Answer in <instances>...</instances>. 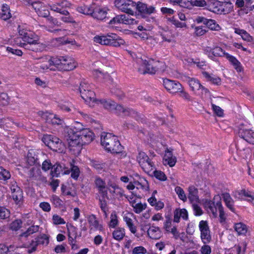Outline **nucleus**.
<instances>
[{
  "label": "nucleus",
  "instance_id": "nucleus-27",
  "mask_svg": "<svg viewBox=\"0 0 254 254\" xmlns=\"http://www.w3.org/2000/svg\"><path fill=\"white\" fill-rule=\"evenodd\" d=\"M64 167L62 165L59 164H56L52 167V170H51V173L53 177H58V176L62 174H69V171L64 170Z\"/></svg>",
  "mask_w": 254,
  "mask_h": 254
},
{
  "label": "nucleus",
  "instance_id": "nucleus-41",
  "mask_svg": "<svg viewBox=\"0 0 254 254\" xmlns=\"http://www.w3.org/2000/svg\"><path fill=\"white\" fill-rule=\"evenodd\" d=\"M161 36L163 41L171 43L175 41V37L170 30L162 31L161 33Z\"/></svg>",
  "mask_w": 254,
  "mask_h": 254
},
{
  "label": "nucleus",
  "instance_id": "nucleus-28",
  "mask_svg": "<svg viewBox=\"0 0 254 254\" xmlns=\"http://www.w3.org/2000/svg\"><path fill=\"white\" fill-rule=\"evenodd\" d=\"M107 11L105 8L94 6L92 16L97 19L103 20L106 17Z\"/></svg>",
  "mask_w": 254,
  "mask_h": 254
},
{
  "label": "nucleus",
  "instance_id": "nucleus-62",
  "mask_svg": "<svg viewBox=\"0 0 254 254\" xmlns=\"http://www.w3.org/2000/svg\"><path fill=\"white\" fill-rule=\"evenodd\" d=\"M207 30L205 27L196 26L194 28V34L197 36H201L204 35Z\"/></svg>",
  "mask_w": 254,
  "mask_h": 254
},
{
  "label": "nucleus",
  "instance_id": "nucleus-39",
  "mask_svg": "<svg viewBox=\"0 0 254 254\" xmlns=\"http://www.w3.org/2000/svg\"><path fill=\"white\" fill-rule=\"evenodd\" d=\"M188 83L191 90L193 92L199 91L202 85L199 81L195 78H189Z\"/></svg>",
  "mask_w": 254,
  "mask_h": 254
},
{
  "label": "nucleus",
  "instance_id": "nucleus-23",
  "mask_svg": "<svg viewBox=\"0 0 254 254\" xmlns=\"http://www.w3.org/2000/svg\"><path fill=\"white\" fill-rule=\"evenodd\" d=\"M222 2L217 0H211L208 5L207 9L210 11L217 14H221Z\"/></svg>",
  "mask_w": 254,
  "mask_h": 254
},
{
  "label": "nucleus",
  "instance_id": "nucleus-36",
  "mask_svg": "<svg viewBox=\"0 0 254 254\" xmlns=\"http://www.w3.org/2000/svg\"><path fill=\"white\" fill-rule=\"evenodd\" d=\"M228 53L225 52V51L220 47L216 46L213 48L212 51V56L213 59L211 60L215 61L216 57H226V55Z\"/></svg>",
  "mask_w": 254,
  "mask_h": 254
},
{
  "label": "nucleus",
  "instance_id": "nucleus-45",
  "mask_svg": "<svg viewBox=\"0 0 254 254\" xmlns=\"http://www.w3.org/2000/svg\"><path fill=\"white\" fill-rule=\"evenodd\" d=\"M50 8L52 10L59 12L62 14H67L68 13L67 10L63 8L61 5L60 2L51 5Z\"/></svg>",
  "mask_w": 254,
  "mask_h": 254
},
{
  "label": "nucleus",
  "instance_id": "nucleus-40",
  "mask_svg": "<svg viewBox=\"0 0 254 254\" xmlns=\"http://www.w3.org/2000/svg\"><path fill=\"white\" fill-rule=\"evenodd\" d=\"M110 218V220L108 223V226L110 228H115L119 225L118 216L115 211L112 212Z\"/></svg>",
  "mask_w": 254,
  "mask_h": 254
},
{
  "label": "nucleus",
  "instance_id": "nucleus-10",
  "mask_svg": "<svg viewBox=\"0 0 254 254\" xmlns=\"http://www.w3.org/2000/svg\"><path fill=\"white\" fill-rule=\"evenodd\" d=\"M94 186L98 194L100 195L99 199H109L108 194V183L99 177H96L94 180Z\"/></svg>",
  "mask_w": 254,
  "mask_h": 254
},
{
  "label": "nucleus",
  "instance_id": "nucleus-22",
  "mask_svg": "<svg viewBox=\"0 0 254 254\" xmlns=\"http://www.w3.org/2000/svg\"><path fill=\"white\" fill-rule=\"evenodd\" d=\"M135 9H137L139 12L145 14H151L154 12L155 8L152 6L147 7V5L141 2H138L137 3H135Z\"/></svg>",
  "mask_w": 254,
  "mask_h": 254
},
{
  "label": "nucleus",
  "instance_id": "nucleus-43",
  "mask_svg": "<svg viewBox=\"0 0 254 254\" xmlns=\"http://www.w3.org/2000/svg\"><path fill=\"white\" fill-rule=\"evenodd\" d=\"M235 231L238 235H245L248 231L247 226L243 223L240 222L236 223L234 227Z\"/></svg>",
  "mask_w": 254,
  "mask_h": 254
},
{
  "label": "nucleus",
  "instance_id": "nucleus-42",
  "mask_svg": "<svg viewBox=\"0 0 254 254\" xmlns=\"http://www.w3.org/2000/svg\"><path fill=\"white\" fill-rule=\"evenodd\" d=\"M39 226L38 225H32V226H30L25 232L21 233L20 235V237H27L30 235L37 232L39 231Z\"/></svg>",
  "mask_w": 254,
  "mask_h": 254
},
{
  "label": "nucleus",
  "instance_id": "nucleus-5",
  "mask_svg": "<svg viewBox=\"0 0 254 254\" xmlns=\"http://www.w3.org/2000/svg\"><path fill=\"white\" fill-rule=\"evenodd\" d=\"M79 90L81 97L87 104L90 107H94L96 105L97 100L95 98V94L90 89V87L87 83H81Z\"/></svg>",
  "mask_w": 254,
  "mask_h": 254
},
{
  "label": "nucleus",
  "instance_id": "nucleus-48",
  "mask_svg": "<svg viewBox=\"0 0 254 254\" xmlns=\"http://www.w3.org/2000/svg\"><path fill=\"white\" fill-rule=\"evenodd\" d=\"M205 25L211 30L219 31L221 29L219 25L217 24L214 20L211 19H207Z\"/></svg>",
  "mask_w": 254,
  "mask_h": 254
},
{
  "label": "nucleus",
  "instance_id": "nucleus-11",
  "mask_svg": "<svg viewBox=\"0 0 254 254\" xmlns=\"http://www.w3.org/2000/svg\"><path fill=\"white\" fill-rule=\"evenodd\" d=\"M137 160L145 172L149 173L154 169V163L151 161L148 156L144 152L138 153Z\"/></svg>",
  "mask_w": 254,
  "mask_h": 254
},
{
  "label": "nucleus",
  "instance_id": "nucleus-30",
  "mask_svg": "<svg viewBox=\"0 0 254 254\" xmlns=\"http://www.w3.org/2000/svg\"><path fill=\"white\" fill-rule=\"evenodd\" d=\"M125 236L126 231L124 228L118 227L112 232L113 238L117 241L123 240Z\"/></svg>",
  "mask_w": 254,
  "mask_h": 254
},
{
  "label": "nucleus",
  "instance_id": "nucleus-16",
  "mask_svg": "<svg viewBox=\"0 0 254 254\" xmlns=\"http://www.w3.org/2000/svg\"><path fill=\"white\" fill-rule=\"evenodd\" d=\"M11 196L16 204L20 205L23 200V191L14 181L11 182Z\"/></svg>",
  "mask_w": 254,
  "mask_h": 254
},
{
  "label": "nucleus",
  "instance_id": "nucleus-1",
  "mask_svg": "<svg viewBox=\"0 0 254 254\" xmlns=\"http://www.w3.org/2000/svg\"><path fill=\"white\" fill-rule=\"evenodd\" d=\"M67 133L69 150L75 155L79 154L83 144L91 142L94 138V133L88 128L79 130L69 128Z\"/></svg>",
  "mask_w": 254,
  "mask_h": 254
},
{
  "label": "nucleus",
  "instance_id": "nucleus-3",
  "mask_svg": "<svg viewBox=\"0 0 254 254\" xmlns=\"http://www.w3.org/2000/svg\"><path fill=\"white\" fill-rule=\"evenodd\" d=\"M94 42L103 45L120 47L123 45L125 42L117 34L113 33L106 35L96 36L93 39Z\"/></svg>",
  "mask_w": 254,
  "mask_h": 254
},
{
  "label": "nucleus",
  "instance_id": "nucleus-60",
  "mask_svg": "<svg viewBox=\"0 0 254 254\" xmlns=\"http://www.w3.org/2000/svg\"><path fill=\"white\" fill-rule=\"evenodd\" d=\"M175 190L180 199L184 202L187 200V198L185 191L180 187H176L175 188Z\"/></svg>",
  "mask_w": 254,
  "mask_h": 254
},
{
  "label": "nucleus",
  "instance_id": "nucleus-54",
  "mask_svg": "<svg viewBox=\"0 0 254 254\" xmlns=\"http://www.w3.org/2000/svg\"><path fill=\"white\" fill-rule=\"evenodd\" d=\"M124 220L126 222L130 232L133 234H135L136 232V229L132 223V220L127 216H125L124 217Z\"/></svg>",
  "mask_w": 254,
  "mask_h": 254
},
{
  "label": "nucleus",
  "instance_id": "nucleus-47",
  "mask_svg": "<svg viewBox=\"0 0 254 254\" xmlns=\"http://www.w3.org/2000/svg\"><path fill=\"white\" fill-rule=\"evenodd\" d=\"M14 125V123L9 118L0 120V127L5 129L11 128Z\"/></svg>",
  "mask_w": 254,
  "mask_h": 254
},
{
  "label": "nucleus",
  "instance_id": "nucleus-4",
  "mask_svg": "<svg viewBox=\"0 0 254 254\" xmlns=\"http://www.w3.org/2000/svg\"><path fill=\"white\" fill-rule=\"evenodd\" d=\"M137 62L139 64L138 71L142 74L146 73L155 74L159 68L158 67L159 63L153 60L140 59L138 60Z\"/></svg>",
  "mask_w": 254,
  "mask_h": 254
},
{
  "label": "nucleus",
  "instance_id": "nucleus-34",
  "mask_svg": "<svg viewBox=\"0 0 254 254\" xmlns=\"http://www.w3.org/2000/svg\"><path fill=\"white\" fill-rule=\"evenodd\" d=\"M214 199L216 200V206H217L219 212V217L221 219V221H224L225 220V216L221 201V197L219 195H215L214 197Z\"/></svg>",
  "mask_w": 254,
  "mask_h": 254
},
{
  "label": "nucleus",
  "instance_id": "nucleus-29",
  "mask_svg": "<svg viewBox=\"0 0 254 254\" xmlns=\"http://www.w3.org/2000/svg\"><path fill=\"white\" fill-rule=\"evenodd\" d=\"M147 234L148 236L152 239H159L162 236V233L159 228L158 227H150L148 231Z\"/></svg>",
  "mask_w": 254,
  "mask_h": 254
},
{
  "label": "nucleus",
  "instance_id": "nucleus-9",
  "mask_svg": "<svg viewBox=\"0 0 254 254\" xmlns=\"http://www.w3.org/2000/svg\"><path fill=\"white\" fill-rule=\"evenodd\" d=\"M238 134L246 141L254 143V131L248 124H240L238 127Z\"/></svg>",
  "mask_w": 254,
  "mask_h": 254
},
{
  "label": "nucleus",
  "instance_id": "nucleus-13",
  "mask_svg": "<svg viewBox=\"0 0 254 254\" xmlns=\"http://www.w3.org/2000/svg\"><path fill=\"white\" fill-rule=\"evenodd\" d=\"M199 229L200 231V238L203 244H208L211 241L210 231L206 221L201 220L199 223Z\"/></svg>",
  "mask_w": 254,
  "mask_h": 254
},
{
  "label": "nucleus",
  "instance_id": "nucleus-2",
  "mask_svg": "<svg viewBox=\"0 0 254 254\" xmlns=\"http://www.w3.org/2000/svg\"><path fill=\"white\" fill-rule=\"evenodd\" d=\"M101 143L107 151L112 153H120L123 150L118 137L110 133H102Z\"/></svg>",
  "mask_w": 254,
  "mask_h": 254
},
{
  "label": "nucleus",
  "instance_id": "nucleus-14",
  "mask_svg": "<svg viewBox=\"0 0 254 254\" xmlns=\"http://www.w3.org/2000/svg\"><path fill=\"white\" fill-rule=\"evenodd\" d=\"M20 28V27H19ZM19 37L16 38H19L20 40L22 39L26 44L32 43L38 41V36L33 32L25 29L19 28L18 30Z\"/></svg>",
  "mask_w": 254,
  "mask_h": 254
},
{
  "label": "nucleus",
  "instance_id": "nucleus-21",
  "mask_svg": "<svg viewBox=\"0 0 254 254\" xmlns=\"http://www.w3.org/2000/svg\"><path fill=\"white\" fill-rule=\"evenodd\" d=\"M204 207L206 209L209 213H211L214 217L217 216V209L216 200L213 199V201L206 199L203 203Z\"/></svg>",
  "mask_w": 254,
  "mask_h": 254
},
{
  "label": "nucleus",
  "instance_id": "nucleus-15",
  "mask_svg": "<svg viewBox=\"0 0 254 254\" xmlns=\"http://www.w3.org/2000/svg\"><path fill=\"white\" fill-rule=\"evenodd\" d=\"M14 41L15 43L19 46L23 47L25 49L36 52L42 51L45 48V46L38 41L26 44L22 43L19 38H15Z\"/></svg>",
  "mask_w": 254,
  "mask_h": 254
},
{
  "label": "nucleus",
  "instance_id": "nucleus-51",
  "mask_svg": "<svg viewBox=\"0 0 254 254\" xmlns=\"http://www.w3.org/2000/svg\"><path fill=\"white\" fill-rule=\"evenodd\" d=\"M221 9H222V13H229L232 11L233 9V5L231 2H222Z\"/></svg>",
  "mask_w": 254,
  "mask_h": 254
},
{
  "label": "nucleus",
  "instance_id": "nucleus-31",
  "mask_svg": "<svg viewBox=\"0 0 254 254\" xmlns=\"http://www.w3.org/2000/svg\"><path fill=\"white\" fill-rule=\"evenodd\" d=\"M188 198L191 202H197L199 200L198 196V190L194 186L189 188Z\"/></svg>",
  "mask_w": 254,
  "mask_h": 254
},
{
  "label": "nucleus",
  "instance_id": "nucleus-33",
  "mask_svg": "<svg viewBox=\"0 0 254 254\" xmlns=\"http://www.w3.org/2000/svg\"><path fill=\"white\" fill-rule=\"evenodd\" d=\"M95 4H91L90 5H82L80 6H78L76 8V10L78 12L87 15H92L93 12H94V7Z\"/></svg>",
  "mask_w": 254,
  "mask_h": 254
},
{
  "label": "nucleus",
  "instance_id": "nucleus-8",
  "mask_svg": "<svg viewBox=\"0 0 254 254\" xmlns=\"http://www.w3.org/2000/svg\"><path fill=\"white\" fill-rule=\"evenodd\" d=\"M114 4L120 11L133 15L135 2L132 0H115Z\"/></svg>",
  "mask_w": 254,
  "mask_h": 254
},
{
  "label": "nucleus",
  "instance_id": "nucleus-55",
  "mask_svg": "<svg viewBox=\"0 0 254 254\" xmlns=\"http://www.w3.org/2000/svg\"><path fill=\"white\" fill-rule=\"evenodd\" d=\"M178 93H179V96L188 102H190L192 100L190 95L184 90L182 85L181 86V89H179Z\"/></svg>",
  "mask_w": 254,
  "mask_h": 254
},
{
  "label": "nucleus",
  "instance_id": "nucleus-19",
  "mask_svg": "<svg viewBox=\"0 0 254 254\" xmlns=\"http://www.w3.org/2000/svg\"><path fill=\"white\" fill-rule=\"evenodd\" d=\"M88 222L91 231L98 230L101 231L103 230L102 225L99 223L95 215L92 214L90 215L88 218Z\"/></svg>",
  "mask_w": 254,
  "mask_h": 254
},
{
  "label": "nucleus",
  "instance_id": "nucleus-35",
  "mask_svg": "<svg viewBox=\"0 0 254 254\" xmlns=\"http://www.w3.org/2000/svg\"><path fill=\"white\" fill-rule=\"evenodd\" d=\"M67 227L68 240L70 244H72L73 242H74V240L77 236V229L72 225H67Z\"/></svg>",
  "mask_w": 254,
  "mask_h": 254
},
{
  "label": "nucleus",
  "instance_id": "nucleus-64",
  "mask_svg": "<svg viewBox=\"0 0 254 254\" xmlns=\"http://www.w3.org/2000/svg\"><path fill=\"white\" fill-rule=\"evenodd\" d=\"M40 245H47L49 244V237L45 234L41 235L37 238Z\"/></svg>",
  "mask_w": 254,
  "mask_h": 254
},
{
  "label": "nucleus",
  "instance_id": "nucleus-52",
  "mask_svg": "<svg viewBox=\"0 0 254 254\" xmlns=\"http://www.w3.org/2000/svg\"><path fill=\"white\" fill-rule=\"evenodd\" d=\"M132 207L136 213H140L146 208V203H136L132 202Z\"/></svg>",
  "mask_w": 254,
  "mask_h": 254
},
{
  "label": "nucleus",
  "instance_id": "nucleus-53",
  "mask_svg": "<svg viewBox=\"0 0 254 254\" xmlns=\"http://www.w3.org/2000/svg\"><path fill=\"white\" fill-rule=\"evenodd\" d=\"M99 205L101 210L103 212L104 216L106 218L108 217V212L109 209L107 205V202L106 199H99Z\"/></svg>",
  "mask_w": 254,
  "mask_h": 254
},
{
  "label": "nucleus",
  "instance_id": "nucleus-63",
  "mask_svg": "<svg viewBox=\"0 0 254 254\" xmlns=\"http://www.w3.org/2000/svg\"><path fill=\"white\" fill-rule=\"evenodd\" d=\"M10 215L9 210L4 207L0 206V218L6 219Z\"/></svg>",
  "mask_w": 254,
  "mask_h": 254
},
{
  "label": "nucleus",
  "instance_id": "nucleus-26",
  "mask_svg": "<svg viewBox=\"0 0 254 254\" xmlns=\"http://www.w3.org/2000/svg\"><path fill=\"white\" fill-rule=\"evenodd\" d=\"M114 110L117 114L124 116L132 115L135 114V112L133 110L128 108H124L121 105H117L116 103L115 108Z\"/></svg>",
  "mask_w": 254,
  "mask_h": 254
},
{
  "label": "nucleus",
  "instance_id": "nucleus-61",
  "mask_svg": "<svg viewBox=\"0 0 254 254\" xmlns=\"http://www.w3.org/2000/svg\"><path fill=\"white\" fill-rule=\"evenodd\" d=\"M22 221L20 219H16L10 224V229L12 231H17L21 227Z\"/></svg>",
  "mask_w": 254,
  "mask_h": 254
},
{
  "label": "nucleus",
  "instance_id": "nucleus-20",
  "mask_svg": "<svg viewBox=\"0 0 254 254\" xmlns=\"http://www.w3.org/2000/svg\"><path fill=\"white\" fill-rule=\"evenodd\" d=\"M177 162L176 157L173 155L171 151L167 149L163 158V163L164 165H168L170 167L174 166Z\"/></svg>",
  "mask_w": 254,
  "mask_h": 254
},
{
  "label": "nucleus",
  "instance_id": "nucleus-18",
  "mask_svg": "<svg viewBox=\"0 0 254 254\" xmlns=\"http://www.w3.org/2000/svg\"><path fill=\"white\" fill-rule=\"evenodd\" d=\"M163 85L170 93L176 94L178 92L179 89H181L182 84L177 81L164 79H163Z\"/></svg>",
  "mask_w": 254,
  "mask_h": 254
},
{
  "label": "nucleus",
  "instance_id": "nucleus-50",
  "mask_svg": "<svg viewBox=\"0 0 254 254\" xmlns=\"http://www.w3.org/2000/svg\"><path fill=\"white\" fill-rule=\"evenodd\" d=\"M168 20L170 21L172 24L175 26L177 28H187L188 26L186 22H180L177 19H175L174 17L168 18Z\"/></svg>",
  "mask_w": 254,
  "mask_h": 254
},
{
  "label": "nucleus",
  "instance_id": "nucleus-24",
  "mask_svg": "<svg viewBox=\"0 0 254 254\" xmlns=\"http://www.w3.org/2000/svg\"><path fill=\"white\" fill-rule=\"evenodd\" d=\"M43 118L46 120V122L53 125H61L63 123V120L51 114L45 113Z\"/></svg>",
  "mask_w": 254,
  "mask_h": 254
},
{
  "label": "nucleus",
  "instance_id": "nucleus-46",
  "mask_svg": "<svg viewBox=\"0 0 254 254\" xmlns=\"http://www.w3.org/2000/svg\"><path fill=\"white\" fill-rule=\"evenodd\" d=\"M238 193L239 195L250 198L248 201H251L254 205V193L253 192L243 189L239 190Z\"/></svg>",
  "mask_w": 254,
  "mask_h": 254
},
{
  "label": "nucleus",
  "instance_id": "nucleus-6",
  "mask_svg": "<svg viewBox=\"0 0 254 254\" xmlns=\"http://www.w3.org/2000/svg\"><path fill=\"white\" fill-rule=\"evenodd\" d=\"M42 141L46 145L56 152L63 151L64 145L59 138L52 135H44Z\"/></svg>",
  "mask_w": 254,
  "mask_h": 254
},
{
  "label": "nucleus",
  "instance_id": "nucleus-7",
  "mask_svg": "<svg viewBox=\"0 0 254 254\" xmlns=\"http://www.w3.org/2000/svg\"><path fill=\"white\" fill-rule=\"evenodd\" d=\"M56 69L60 70H71L76 66L74 60L71 58L61 57L57 59L54 62Z\"/></svg>",
  "mask_w": 254,
  "mask_h": 254
},
{
  "label": "nucleus",
  "instance_id": "nucleus-56",
  "mask_svg": "<svg viewBox=\"0 0 254 254\" xmlns=\"http://www.w3.org/2000/svg\"><path fill=\"white\" fill-rule=\"evenodd\" d=\"M29 175L30 177L38 180L41 177V172L38 168L34 167L29 171Z\"/></svg>",
  "mask_w": 254,
  "mask_h": 254
},
{
  "label": "nucleus",
  "instance_id": "nucleus-17",
  "mask_svg": "<svg viewBox=\"0 0 254 254\" xmlns=\"http://www.w3.org/2000/svg\"><path fill=\"white\" fill-rule=\"evenodd\" d=\"M57 58H51L49 56H45L40 58L39 67L43 70L50 69L51 70H55L56 68L55 67L54 61Z\"/></svg>",
  "mask_w": 254,
  "mask_h": 254
},
{
  "label": "nucleus",
  "instance_id": "nucleus-38",
  "mask_svg": "<svg viewBox=\"0 0 254 254\" xmlns=\"http://www.w3.org/2000/svg\"><path fill=\"white\" fill-rule=\"evenodd\" d=\"M0 16L4 20H6L11 17L9 7L8 5L6 4L2 5L1 12H0Z\"/></svg>",
  "mask_w": 254,
  "mask_h": 254
},
{
  "label": "nucleus",
  "instance_id": "nucleus-44",
  "mask_svg": "<svg viewBox=\"0 0 254 254\" xmlns=\"http://www.w3.org/2000/svg\"><path fill=\"white\" fill-rule=\"evenodd\" d=\"M38 161L37 155L34 150H30L27 154V163L30 166L35 165Z\"/></svg>",
  "mask_w": 254,
  "mask_h": 254
},
{
  "label": "nucleus",
  "instance_id": "nucleus-12",
  "mask_svg": "<svg viewBox=\"0 0 254 254\" xmlns=\"http://www.w3.org/2000/svg\"><path fill=\"white\" fill-rule=\"evenodd\" d=\"M111 198L113 200H121L123 196H126L124 190L115 183L108 182V190Z\"/></svg>",
  "mask_w": 254,
  "mask_h": 254
},
{
  "label": "nucleus",
  "instance_id": "nucleus-32",
  "mask_svg": "<svg viewBox=\"0 0 254 254\" xmlns=\"http://www.w3.org/2000/svg\"><path fill=\"white\" fill-rule=\"evenodd\" d=\"M222 196L226 206L232 212H235V210L234 207V201L230 194L228 193H224L222 194Z\"/></svg>",
  "mask_w": 254,
  "mask_h": 254
},
{
  "label": "nucleus",
  "instance_id": "nucleus-37",
  "mask_svg": "<svg viewBox=\"0 0 254 254\" xmlns=\"http://www.w3.org/2000/svg\"><path fill=\"white\" fill-rule=\"evenodd\" d=\"M202 74L207 81H210L212 83L216 85H219L221 84V79L216 75L212 74H209L206 71L203 72Z\"/></svg>",
  "mask_w": 254,
  "mask_h": 254
},
{
  "label": "nucleus",
  "instance_id": "nucleus-57",
  "mask_svg": "<svg viewBox=\"0 0 254 254\" xmlns=\"http://www.w3.org/2000/svg\"><path fill=\"white\" fill-rule=\"evenodd\" d=\"M11 175L9 172L6 169L0 167V180L6 181L10 178Z\"/></svg>",
  "mask_w": 254,
  "mask_h": 254
},
{
  "label": "nucleus",
  "instance_id": "nucleus-49",
  "mask_svg": "<svg viewBox=\"0 0 254 254\" xmlns=\"http://www.w3.org/2000/svg\"><path fill=\"white\" fill-rule=\"evenodd\" d=\"M122 17V24H137V21L135 19L132 18L129 15L121 14Z\"/></svg>",
  "mask_w": 254,
  "mask_h": 254
},
{
  "label": "nucleus",
  "instance_id": "nucleus-59",
  "mask_svg": "<svg viewBox=\"0 0 254 254\" xmlns=\"http://www.w3.org/2000/svg\"><path fill=\"white\" fill-rule=\"evenodd\" d=\"M190 4L191 6L197 7H204L207 5L205 0H190Z\"/></svg>",
  "mask_w": 254,
  "mask_h": 254
},
{
  "label": "nucleus",
  "instance_id": "nucleus-58",
  "mask_svg": "<svg viewBox=\"0 0 254 254\" xmlns=\"http://www.w3.org/2000/svg\"><path fill=\"white\" fill-rule=\"evenodd\" d=\"M71 166V177L77 180L79 177L80 174V171L79 168L75 166L72 164H70Z\"/></svg>",
  "mask_w": 254,
  "mask_h": 254
},
{
  "label": "nucleus",
  "instance_id": "nucleus-25",
  "mask_svg": "<svg viewBox=\"0 0 254 254\" xmlns=\"http://www.w3.org/2000/svg\"><path fill=\"white\" fill-rule=\"evenodd\" d=\"M96 105L103 106L105 109L112 111L115 108V102L106 99L97 100Z\"/></svg>",
  "mask_w": 254,
  "mask_h": 254
}]
</instances>
